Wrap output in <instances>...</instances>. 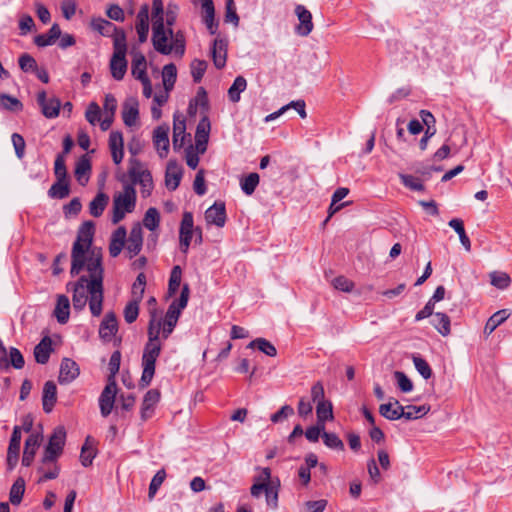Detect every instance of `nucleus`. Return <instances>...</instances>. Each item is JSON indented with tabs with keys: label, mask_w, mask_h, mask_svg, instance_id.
Returning a JSON list of instances; mask_svg holds the SVG:
<instances>
[{
	"label": "nucleus",
	"mask_w": 512,
	"mask_h": 512,
	"mask_svg": "<svg viewBox=\"0 0 512 512\" xmlns=\"http://www.w3.org/2000/svg\"><path fill=\"white\" fill-rule=\"evenodd\" d=\"M102 255L97 252H91L86 269L89 277L81 276L74 286L72 303L75 310L81 311L85 308L87 302L93 316H100L103 304V268Z\"/></svg>",
	"instance_id": "obj_1"
},
{
	"label": "nucleus",
	"mask_w": 512,
	"mask_h": 512,
	"mask_svg": "<svg viewBox=\"0 0 512 512\" xmlns=\"http://www.w3.org/2000/svg\"><path fill=\"white\" fill-rule=\"evenodd\" d=\"M160 330L161 321L156 319V312L152 311L148 325V341L144 346L142 355L143 372L140 379L142 387L148 386L155 374V363L162 349Z\"/></svg>",
	"instance_id": "obj_2"
},
{
	"label": "nucleus",
	"mask_w": 512,
	"mask_h": 512,
	"mask_svg": "<svg viewBox=\"0 0 512 512\" xmlns=\"http://www.w3.org/2000/svg\"><path fill=\"white\" fill-rule=\"evenodd\" d=\"M151 40L154 49L162 55L174 53L182 57L185 53L186 41L182 31L173 32V29L166 27L162 20L152 24Z\"/></svg>",
	"instance_id": "obj_3"
},
{
	"label": "nucleus",
	"mask_w": 512,
	"mask_h": 512,
	"mask_svg": "<svg viewBox=\"0 0 512 512\" xmlns=\"http://www.w3.org/2000/svg\"><path fill=\"white\" fill-rule=\"evenodd\" d=\"M94 235V225L92 222H85L81 225L78 231L77 239L73 244L72 248V266L71 274H79L85 266H87L88 259L90 258L91 252L97 251L101 254L98 249H91V244Z\"/></svg>",
	"instance_id": "obj_4"
},
{
	"label": "nucleus",
	"mask_w": 512,
	"mask_h": 512,
	"mask_svg": "<svg viewBox=\"0 0 512 512\" xmlns=\"http://www.w3.org/2000/svg\"><path fill=\"white\" fill-rule=\"evenodd\" d=\"M257 469L259 470V474L253 478L250 494L254 498H259L262 493H265L267 505L276 508L278 505L280 481L278 478H272L270 468L264 467Z\"/></svg>",
	"instance_id": "obj_5"
},
{
	"label": "nucleus",
	"mask_w": 512,
	"mask_h": 512,
	"mask_svg": "<svg viewBox=\"0 0 512 512\" xmlns=\"http://www.w3.org/2000/svg\"><path fill=\"white\" fill-rule=\"evenodd\" d=\"M125 183L124 192H151L153 189V179L150 171L137 159H131L129 162L128 173L123 179Z\"/></svg>",
	"instance_id": "obj_6"
},
{
	"label": "nucleus",
	"mask_w": 512,
	"mask_h": 512,
	"mask_svg": "<svg viewBox=\"0 0 512 512\" xmlns=\"http://www.w3.org/2000/svg\"><path fill=\"white\" fill-rule=\"evenodd\" d=\"M189 295V286L188 284H184L182 287L180 297L178 299L173 300L172 303L169 305V308L165 314L164 319L158 318V316L156 315V319L161 321L160 338L165 340L171 335V333L173 332L174 328L177 325L182 310L188 304ZM152 311H155L157 313L155 309L151 310L150 313Z\"/></svg>",
	"instance_id": "obj_7"
},
{
	"label": "nucleus",
	"mask_w": 512,
	"mask_h": 512,
	"mask_svg": "<svg viewBox=\"0 0 512 512\" xmlns=\"http://www.w3.org/2000/svg\"><path fill=\"white\" fill-rule=\"evenodd\" d=\"M114 52L110 60L111 75L115 80H122L127 71V41L126 34L119 33L114 41Z\"/></svg>",
	"instance_id": "obj_8"
},
{
	"label": "nucleus",
	"mask_w": 512,
	"mask_h": 512,
	"mask_svg": "<svg viewBox=\"0 0 512 512\" xmlns=\"http://www.w3.org/2000/svg\"><path fill=\"white\" fill-rule=\"evenodd\" d=\"M66 440V431L63 426H58L54 429L48 445L45 448L42 457V464L54 463L57 458L62 454Z\"/></svg>",
	"instance_id": "obj_9"
},
{
	"label": "nucleus",
	"mask_w": 512,
	"mask_h": 512,
	"mask_svg": "<svg viewBox=\"0 0 512 512\" xmlns=\"http://www.w3.org/2000/svg\"><path fill=\"white\" fill-rule=\"evenodd\" d=\"M136 206V194H118L113 200L112 223H119Z\"/></svg>",
	"instance_id": "obj_10"
},
{
	"label": "nucleus",
	"mask_w": 512,
	"mask_h": 512,
	"mask_svg": "<svg viewBox=\"0 0 512 512\" xmlns=\"http://www.w3.org/2000/svg\"><path fill=\"white\" fill-rule=\"evenodd\" d=\"M194 232L193 214L189 211H185L179 228V247L184 254L189 250Z\"/></svg>",
	"instance_id": "obj_11"
},
{
	"label": "nucleus",
	"mask_w": 512,
	"mask_h": 512,
	"mask_svg": "<svg viewBox=\"0 0 512 512\" xmlns=\"http://www.w3.org/2000/svg\"><path fill=\"white\" fill-rule=\"evenodd\" d=\"M143 246V230L140 223H136L132 226L130 234L125 241V249L128 257L132 259L138 255Z\"/></svg>",
	"instance_id": "obj_12"
},
{
	"label": "nucleus",
	"mask_w": 512,
	"mask_h": 512,
	"mask_svg": "<svg viewBox=\"0 0 512 512\" xmlns=\"http://www.w3.org/2000/svg\"><path fill=\"white\" fill-rule=\"evenodd\" d=\"M117 394V384L115 380L108 381L107 385L103 389L100 397H99V406L101 415L103 417H107L115 403V397Z\"/></svg>",
	"instance_id": "obj_13"
},
{
	"label": "nucleus",
	"mask_w": 512,
	"mask_h": 512,
	"mask_svg": "<svg viewBox=\"0 0 512 512\" xmlns=\"http://www.w3.org/2000/svg\"><path fill=\"white\" fill-rule=\"evenodd\" d=\"M37 103L46 118H55L59 115L61 107L60 100L56 97L47 98V94L44 90L38 92Z\"/></svg>",
	"instance_id": "obj_14"
},
{
	"label": "nucleus",
	"mask_w": 512,
	"mask_h": 512,
	"mask_svg": "<svg viewBox=\"0 0 512 512\" xmlns=\"http://www.w3.org/2000/svg\"><path fill=\"white\" fill-rule=\"evenodd\" d=\"M54 169L57 181L48 192H69V180L67 178L65 162L61 155L57 156Z\"/></svg>",
	"instance_id": "obj_15"
},
{
	"label": "nucleus",
	"mask_w": 512,
	"mask_h": 512,
	"mask_svg": "<svg viewBox=\"0 0 512 512\" xmlns=\"http://www.w3.org/2000/svg\"><path fill=\"white\" fill-rule=\"evenodd\" d=\"M211 125L208 117L204 116L197 124L195 132V150L204 154L207 149Z\"/></svg>",
	"instance_id": "obj_16"
},
{
	"label": "nucleus",
	"mask_w": 512,
	"mask_h": 512,
	"mask_svg": "<svg viewBox=\"0 0 512 512\" xmlns=\"http://www.w3.org/2000/svg\"><path fill=\"white\" fill-rule=\"evenodd\" d=\"M79 373V366L74 360L63 358L60 364L58 381L60 384H69L79 376Z\"/></svg>",
	"instance_id": "obj_17"
},
{
	"label": "nucleus",
	"mask_w": 512,
	"mask_h": 512,
	"mask_svg": "<svg viewBox=\"0 0 512 512\" xmlns=\"http://www.w3.org/2000/svg\"><path fill=\"white\" fill-rule=\"evenodd\" d=\"M43 436L41 433H32L25 441L24 452L22 457V465L30 466L34 460L37 449L39 448Z\"/></svg>",
	"instance_id": "obj_18"
},
{
	"label": "nucleus",
	"mask_w": 512,
	"mask_h": 512,
	"mask_svg": "<svg viewBox=\"0 0 512 512\" xmlns=\"http://www.w3.org/2000/svg\"><path fill=\"white\" fill-rule=\"evenodd\" d=\"M169 126L160 125L153 132V143L161 158L166 157L169 150Z\"/></svg>",
	"instance_id": "obj_19"
},
{
	"label": "nucleus",
	"mask_w": 512,
	"mask_h": 512,
	"mask_svg": "<svg viewBox=\"0 0 512 512\" xmlns=\"http://www.w3.org/2000/svg\"><path fill=\"white\" fill-rule=\"evenodd\" d=\"M205 220L208 225L223 227L226 223V209L223 202H215L205 211Z\"/></svg>",
	"instance_id": "obj_20"
},
{
	"label": "nucleus",
	"mask_w": 512,
	"mask_h": 512,
	"mask_svg": "<svg viewBox=\"0 0 512 512\" xmlns=\"http://www.w3.org/2000/svg\"><path fill=\"white\" fill-rule=\"evenodd\" d=\"M227 47L228 42L226 39L219 36L214 39L211 55L213 63L217 69H222L226 65Z\"/></svg>",
	"instance_id": "obj_21"
},
{
	"label": "nucleus",
	"mask_w": 512,
	"mask_h": 512,
	"mask_svg": "<svg viewBox=\"0 0 512 512\" xmlns=\"http://www.w3.org/2000/svg\"><path fill=\"white\" fill-rule=\"evenodd\" d=\"M295 13L299 20V25L296 27V33L300 36H308L313 30L312 14L303 5H297Z\"/></svg>",
	"instance_id": "obj_22"
},
{
	"label": "nucleus",
	"mask_w": 512,
	"mask_h": 512,
	"mask_svg": "<svg viewBox=\"0 0 512 512\" xmlns=\"http://www.w3.org/2000/svg\"><path fill=\"white\" fill-rule=\"evenodd\" d=\"M91 28L104 37H112L115 41L119 33H125L123 29H118L112 22L104 18H93L91 20Z\"/></svg>",
	"instance_id": "obj_23"
},
{
	"label": "nucleus",
	"mask_w": 512,
	"mask_h": 512,
	"mask_svg": "<svg viewBox=\"0 0 512 512\" xmlns=\"http://www.w3.org/2000/svg\"><path fill=\"white\" fill-rule=\"evenodd\" d=\"M118 331V322L114 312H108L104 316L100 327L99 335L104 341H111Z\"/></svg>",
	"instance_id": "obj_24"
},
{
	"label": "nucleus",
	"mask_w": 512,
	"mask_h": 512,
	"mask_svg": "<svg viewBox=\"0 0 512 512\" xmlns=\"http://www.w3.org/2000/svg\"><path fill=\"white\" fill-rule=\"evenodd\" d=\"M135 29L139 42L144 43L149 32V6L147 4L142 5L137 14Z\"/></svg>",
	"instance_id": "obj_25"
},
{
	"label": "nucleus",
	"mask_w": 512,
	"mask_h": 512,
	"mask_svg": "<svg viewBox=\"0 0 512 512\" xmlns=\"http://www.w3.org/2000/svg\"><path fill=\"white\" fill-rule=\"evenodd\" d=\"M161 216L159 211L155 207H150L144 214L142 223L143 226L152 232L150 239L156 243L158 234L155 233L160 226Z\"/></svg>",
	"instance_id": "obj_26"
},
{
	"label": "nucleus",
	"mask_w": 512,
	"mask_h": 512,
	"mask_svg": "<svg viewBox=\"0 0 512 512\" xmlns=\"http://www.w3.org/2000/svg\"><path fill=\"white\" fill-rule=\"evenodd\" d=\"M160 400V392L156 389L149 390L143 399L141 406V419L146 421L154 413V409Z\"/></svg>",
	"instance_id": "obj_27"
},
{
	"label": "nucleus",
	"mask_w": 512,
	"mask_h": 512,
	"mask_svg": "<svg viewBox=\"0 0 512 512\" xmlns=\"http://www.w3.org/2000/svg\"><path fill=\"white\" fill-rule=\"evenodd\" d=\"M139 117L138 101L134 98L127 99L122 107V119L126 126L136 125Z\"/></svg>",
	"instance_id": "obj_28"
},
{
	"label": "nucleus",
	"mask_w": 512,
	"mask_h": 512,
	"mask_svg": "<svg viewBox=\"0 0 512 512\" xmlns=\"http://www.w3.org/2000/svg\"><path fill=\"white\" fill-rule=\"evenodd\" d=\"M123 147L124 141L122 133L119 131H112L109 136V148L115 164H120L123 160Z\"/></svg>",
	"instance_id": "obj_29"
},
{
	"label": "nucleus",
	"mask_w": 512,
	"mask_h": 512,
	"mask_svg": "<svg viewBox=\"0 0 512 512\" xmlns=\"http://www.w3.org/2000/svg\"><path fill=\"white\" fill-rule=\"evenodd\" d=\"M186 136L185 119L175 114L173 122V147L175 150L181 149L184 146Z\"/></svg>",
	"instance_id": "obj_30"
},
{
	"label": "nucleus",
	"mask_w": 512,
	"mask_h": 512,
	"mask_svg": "<svg viewBox=\"0 0 512 512\" xmlns=\"http://www.w3.org/2000/svg\"><path fill=\"white\" fill-rule=\"evenodd\" d=\"M182 167L176 162L170 161L166 168L165 184L168 190L174 191L180 184Z\"/></svg>",
	"instance_id": "obj_31"
},
{
	"label": "nucleus",
	"mask_w": 512,
	"mask_h": 512,
	"mask_svg": "<svg viewBox=\"0 0 512 512\" xmlns=\"http://www.w3.org/2000/svg\"><path fill=\"white\" fill-rule=\"evenodd\" d=\"M57 400V387L53 381H47L43 387L42 405L46 413H50Z\"/></svg>",
	"instance_id": "obj_32"
},
{
	"label": "nucleus",
	"mask_w": 512,
	"mask_h": 512,
	"mask_svg": "<svg viewBox=\"0 0 512 512\" xmlns=\"http://www.w3.org/2000/svg\"><path fill=\"white\" fill-rule=\"evenodd\" d=\"M147 62L144 54L140 51H132L131 73L139 81L148 77L146 74Z\"/></svg>",
	"instance_id": "obj_33"
},
{
	"label": "nucleus",
	"mask_w": 512,
	"mask_h": 512,
	"mask_svg": "<svg viewBox=\"0 0 512 512\" xmlns=\"http://www.w3.org/2000/svg\"><path fill=\"white\" fill-rule=\"evenodd\" d=\"M203 11V22L211 35L216 34L218 29V22L215 21V8L212 0H207L206 3H201Z\"/></svg>",
	"instance_id": "obj_34"
},
{
	"label": "nucleus",
	"mask_w": 512,
	"mask_h": 512,
	"mask_svg": "<svg viewBox=\"0 0 512 512\" xmlns=\"http://www.w3.org/2000/svg\"><path fill=\"white\" fill-rule=\"evenodd\" d=\"M379 413L388 420H398L404 415V407L398 400L380 405Z\"/></svg>",
	"instance_id": "obj_35"
},
{
	"label": "nucleus",
	"mask_w": 512,
	"mask_h": 512,
	"mask_svg": "<svg viewBox=\"0 0 512 512\" xmlns=\"http://www.w3.org/2000/svg\"><path fill=\"white\" fill-rule=\"evenodd\" d=\"M52 349V340L46 336L34 348V357L37 363L46 364Z\"/></svg>",
	"instance_id": "obj_36"
},
{
	"label": "nucleus",
	"mask_w": 512,
	"mask_h": 512,
	"mask_svg": "<svg viewBox=\"0 0 512 512\" xmlns=\"http://www.w3.org/2000/svg\"><path fill=\"white\" fill-rule=\"evenodd\" d=\"M61 36V29L58 24L54 23L49 31L45 34H39L35 36L34 43L38 47H46L55 43V41Z\"/></svg>",
	"instance_id": "obj_37"
},
{
	"label": "nucleus",
	"mask_w": 512,
	"mask_h": 512,
	"mask_svg": "<svg viewBox=\"0 0 512 512\" xmlns=\"http://www.w3.org/2000/svg\"><path fill=\"white\" fill-rule=\"evenodd\" d=\"M70 301L65 295H59L57 298L54 315L60 324H65L69 319Z\"/></svg>",
	"instance_id": "obj_38"
},
{
	"label": "nucleus",
	"mask_w": 512,
	"mask_h": 512,
	"mask_svg": "<svg viewBox=\"0 0 512 512\" xmlns=\"http://www.w3.org/2000/svg\"><path fill=\"white\" fill-rule=\"evenodd\" d=\"M509 317V313H508V310L506 309H503V310H499L497 311L496 313H494L486 322L485 326H484V329H483V334L485 335V337H489L493 331L499 326L501 325L503 322L506 321V319Z\"/></svg>",
	"instance_id": "obj_39"
},
{
	"label": "nucleus",
	"mask_w": 512,
	"mask_h": 512,
	"mask_svg": "<svg viewBox=\"0 0 512 512\" xmlns=\"http://www.w3.org/2000/svg\"><path fill=\"white\" fill-rule=\"evenodd\" d=\"M290 108H294L298 112V114L300 115L301 118H303V119L306 118L307 114H306V110H305V102L303 100H298V101H291L289 104L281 107L279 110L267 115L265 118V121L269 122V121H272V120L278 118L279 116H281L284 112H286Z\"/></svg>",
	"instance_id": "obj_40"
},
{
	"label": "nucleus",
	"mask_w": 512,
	"mask_h": 512,
	"mask_svg": "<svg viewBox=\"0 0 512 512\" xmlns=\"http://www.w3.org/2000/svg\"><path fill=\"white\" fill-rule=\"evenodd\" d=\"M90 172L91 164L87 158L82 157L80 160L77 161L74 175L81 186H85L89 181Z\"/></svg>",
	"instance_id": "obj_41"
},
{
	"label": "nucleus",
	"mask_w": 512,
	"mask_h": 512,
	"mask_svg": "<svg viewBox=\"0 0 512 512\" xmlns=\"http://www.w3.org/2000/svg\"><path fill=\"white\" fill-rule=\"evenodd\" d=\"M448 225L458 234L462 246L467 252H469L471 250V241L466 234L463 220L453 218L448 222Z\"/></svg>",
	"instance_id": "obj_42"
},
{
	"label": "nucleus",
	"mask_w": 512,
	"mask_h": 512,
	"mask_svg": "<svg viewBox=\"0 0 512 512\" xmlns=\"http://www.w3.org/2000/svg\"><path fill=\"white\" fill-rule=\"evenodd\" d=\"M316 415L319 424L325 425L327 420H332L334 416L331 402L326 400L319 401L316 406Z\"/></svg>",
	"instance_id": "obj_43"
},
{
	"label": "nucleus",
	"mask_w": 512,
	"mask_h": 512,
	"mask_svg": "<svg viewBox=\"0 0 512 512\" xmlns=\"http://www.w3.org/2000/svg\"><path fill=\"white\" fill-rule=\"evenodd\" d=\"M432 324L435 329L443 336L450 334V318L441 312H437L433 315Z\"/></svg>",
	"instance_id": "obj_44"
},
{
	"label": "nucleus",
	"mask_w": 512,
	"mask_h": 512,
	"mask_svg": "<svg viewBox=\"0 0 512 512\" xmlns=\"http://www.w3.org/2000/svg\"><path fill=\"white\" fill-rule=\"evenodd\" d=\"M247 87V81L243 76L235 78L234 82L228 89V97L233 103H237L240 100V94Z\"/></svg>",
	"instance_id": "obj_45"
},
{
	"label": "nucleus",
	"mask_w": 512,
	"mask_h": 512,
	"mask_svg": "<svg viewBox=\"0 0 512 512\" xmlns=\"http://www.w3.org/2000/svg\"><path fill=\"white\" fill-rule=\"evenodd\" d=\"M490 283L492 286L500 290L507 289L511 284V277L502 271H493L489 274Z\"/></svg>",
	"instance_id": "obj_46"
},
{
	"label": "nucleus",
	"mask_w": 512,
	"mask_h": 512,
	"mask_svg": "<svg viewBox=\"0 0 512 512\" xmlns=\"http://www.w3.org/2000/svg\"><path fill=\"white\" fill-rule=\"evenodd\" d=\"M177 78V69L173 63L167 64L162 70L163 85L166 91L173 88Z\"/></svg>",
	"instance_id": "obj_47"
},
{
	"label": "nucleus",
	"mask_w": 512,
	"mask_h": 512,
	"mask_svg": "<svg viewBox=\"0 0 512 512\" xmlns=\"http://www.w3.org/2000/svg\"><path fill=\"white\" fill-rule=\"evenodd\" d=\"M109 202L108 194H97L96 197L90 202L89 209L90 213L94 217L102 215L105 207Z\"/></svg>",
	"instance_id": "obj_48"
},
{
	"label": "nucleus",
	"mask_w": 512,
	"mask_h": 512,
	"mask_svg": "<svg viewBox=\"0 0 512 512\" xmlns=\"http://www.w3.org/2000/svg\"><path fill=\"white\" fill-rule=\"evenodd\" d=\"M248 347H257L262 353L270 357H275L277 355L275 346L265 338H256L249 343Z\"/></svg>",
	"instance_id": "obj_49"
},
{
	"label": "nucleus",
	"mask_w": 512,
	"mask_h": 512,
	"mask_svg": "<svg viewBox=\"0 0 512 512\" xmlns=\"http://www.w3.org/2000/svg\"><path fill=\"white\" fill-rule=\"evenodd\" d=\"M5 362L6 366L11 364L15 369H22L24 367L25 361L21 352L15 348L11 347L9 350V362L6 359V355L0 358V363Z\"/></svg>",
	"instance_id": "obj_50"
},
{
	"label": "nucleus",
	"mask_w": 512,
	"mask_h": 512,
	"mask_svg": "<svg viewBox=\"0 0 512 512\" xmlns=\"http://www.w3.org/2000/svg\"><path fill=\"white\" fill-rule=\"evenodd\" d=\"M96 456V451L91 444V437H87L84 445L81 449L80 461L84 467H88L92 464L93 459Z\"/></svg>",
	"instance_id": "obj_51"
},
{
	"label": "nucleus",
	"mask_w": 512,
	"mask_h": 512,
	"mask_svg": "<svg viewBox=\"0 0 512 512\" xmlns=\"http://www.w3.org/2000/svg\"><path fill=\"white\" fill-rule=\"evenodd\" d=\"M145 285H146V276L144 275V273H140L137 276V278L132 286V291H131L132 300L131 301H135L138 303L141 302V300L143 298L144 291H145Z\"/></svg>",
	"instance_id": "obj_52"
},
{
	"label": "nucleus",
	"mask_w": 512,
	"mask_h": 512,
	"mask_svg": "<svg viewBox=\"0 0 512 512\" xmlns=\"http://www.w3.org/2000/svg\"><path fill=\"white\" fill-rule=\"evenodd\" d=\"M25 492V482L22 478H18L10 489L9 499L13 505L20 504Z\"/></svg>",
	"instance_id": "obj_53"
},
{
	"label": "nucleus",
	"mask_w": 512,
	"mask_h": 512,
	"mask_svg": "<svg viewBox=\"0 0 512 512\" xmlns=\"http://www.w3.org/2000/svg\"><path fill=\"white\" fill-rule=\"evenodd\" d=\"M181 279H182L181 267L176 265L173 267V269L170 273V278H169V283H168V295L169 296H173L178 291L180 284H181Z\"/></svg>",
	"instance_id": "obj_54"
},
{
	"label": "nucleus",
	"mask_w": 512,
	"mask_h": 512,
	"mask_svg": "<svg viewBox=\"0 0 512 512\" xmlns=\"http://www.w3.org/2000/svg\"><path fill=\"white\" fill-rule=\"evenodd\" d=\"M430 411V407L427 405L415 406L408 405L404 407L403 418L407 420L417 419L426 415Z\"/></svg>",
	"instance_id": "obj_55"
},
{
	"label": "nucleus",
	"mask_w": 512,
	"mask_h": 512,
	"mask_svg": "<svg viewBox=\"0 0 512 512\" xmlns=\"http://www.w3.org/2000/svg\"><path fill=\"white\" fill-rule=\"evenodd\" d=\"M0 108L8 111H20L23 105L16 97L0 94Z\"/></svg>",
	"instance_id": "obj_56"
},
{
	"label": "nucleus",
	"mask_w": 512,
	"mask_h": 512,
	"mask_svg": "<svg viewBox=\"0 0 512 512\" xmlns=\"http://www.w3.org/2000/svg\"><path fill=\"white\" fill-rule=\"evenodd\" d=\"M347 194H333L332 201L330 204V207L328 209V217L324 221V224L328 222V220L340 209H342L344 206H347L351 203V201H345L342 202V200L345 198Z\"/></svg>",
	"instance_id": "obj_57"
},
{
	"label": "nucleus",
	"mask_w": 512,
	"mask_h": 512,
	"mask_svg": "<svg viewBox=\"0 0 512 512\" xmlns=\"http://www.w3.org/2000/svg\"><path fill=\"white\" fill-rule=\"evenodd\" d=\"M322 439L324 444L334 450L342 451L344 450V443L343 441L335 434V433H329V432H323Z\"/></svg>",
	"instance_id": "obj_58"
},
{
	"label": "nucleus",
	"mask_w": 512,
	"mask_h": 512,
	"mask_svg": "<svg viewBox=\"0 0 512 512\" xmlns=\"http://www.w3.org/2000/svg\"><path fill=\"white\" fill-rule=\"evenodd\" d=\"M191 74L195 83H198L203 78L205 71L207 69V63L204 60L195 59L192 61L191 65Z\"/></svg>",
	"instance_id": "obj_59"
},
{
	"label": "nucleus",
	"mask_w": 512,
	"mask_h": 512,
	"mask_svg": "<svg viewBox=\"0 0 512 512\" xmlns=\"http://www.w3.org/2000/svg\"><path fill=\"white\" fill-rule=\"evenodd\" d=\"M165 478H166V472L164 469H160L159 471H157V473L154 475V477L152 478L150 485H149V492H148L149 499L154 498L158 489L164 482Z\"/></svg>",
	"instance_id": "obj_60"
},
{
	"label": "nucleus",
	"mask_w": 512,
	"mask_h": 512,
	"mask_svg": "<svg viewBox=\"0 0 512 512\" xmlns=\"http://www.w3.org/2000/svg\"><path fill=\"white\" fill-rule=\"evenodd\" d=\"M394 378L397 381L398 388L403 393H409L413 390V383L412 381L407 377V375L402 371H395L394 372Z\"/></svg>",
	"instance_id": "obj_61"
},
{
	"label": "nucleus",
	"mask_w": 512,
	"mask_h": 512,
	"mask_svg": "<svg viewBox=\"0 0 512 512\" xmlns=\"http://www.w3.org/2000/svg\"><path fill=\"white\" fill-rule=\"evenodd\" d=\"M399 177L401 179V182L407 189L416 190V191L425 189L421 180L416 176L400 174Z\"/></svg>",
	"instance_id": "obj_62"
},
{
	"label": "nucleus",
	"mask_w": 512,
	"mask_h": 512,
	"mask_svg": "<svg viewBox=\"0 0 512 512\" xmlns=\"http://www.w3.org/2000/svg\"><path fill=\"white\" fill-rule=\"evenodd\" d=\"M413 363L418 373L424 378L429 379L432 376V369L427 361L419 356L413 357Z\"/></svg>",
	"instance_id": "obj_63"
},
{
	"label": "nucleus",
	"mask_w": 512,
	"mask_h": 512,
	"mask_svg": "<svg viewBox=\"0 0 512 512\" xmlns=\"http://www.w3.org/2000/svg\"><path fill=\"white\" fill-rule=\"evenodd\" d=\"M19 67L23 72H34L37 68L36 60L29 54L24 53L19 57Z\"/></svg>",
	"instance_id": "obj_64"
}]
</instances>
